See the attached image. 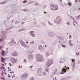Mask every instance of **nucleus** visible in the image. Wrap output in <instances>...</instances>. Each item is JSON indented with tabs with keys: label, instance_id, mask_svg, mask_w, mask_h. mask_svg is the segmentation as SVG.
Returning <instances> with one entry per match:
<instances>
[{
	"label": "nucleus",
	"instance_id": "7c9ffc66",
	"mask_svg": "<svg viewBox=\"0 0 80 80\" xmlns=\"http://www.w3.org/2000/svg\"><path fill=\"white\" fill-rule=\"evenodd\" d=\"M29 80H34V79L33 77H31L30 78Z\"/></svg>",
	"mask_w": 80,
	"mask_h": 80
},
{
	"label": "nucleus",
	"instance_id": "4468645a",
	"mask_svg": "<svg viewBox=\"0 0 80 80\" xmlns=\"http://www.w3.org/2000/svg\"><path fill=\"white\" fill-rule=\"evenodd\" d=\"M49 35L51 37H53L55 35V34L52 32H50L49 33Z\"/></svg>",
	"mask_w": 80,
	"mask_h": 80
},
{
	"label": "nucleus",
	"instance_id": "6e6d98bb",
	"mask_svg": "<svg viewBox=\"0 0 80 80\" xmlns=\"http://www.w3.org/2000/svg\"><path fill=\"white\" fill-rule=\"evenodd\" d=\"M61 80H65V78H62Z\"/></svg>",
	"mask_w": 80,
	"mask_h": 80
},
{
	"label": "nucleus",
	"instance_id": "3c124183",
	"mask_svg": "<svg viewBox=\"0 0 80 80\" xmlns=\"http://www.w3.org/2000/svg\"><path fill=\"white\" fill-rule=\"evenodd\" d=\"M14 73V72L13 71H12L11 72H10V73Z\"/></svg>",
	"mask_w": 80,
	"mask_h": 80
},
{
	"label": "nucleus",
	"instance_id": "2eb2a0df",
	"mask_svg": "<svg viewBox=\"0 0 80 80\" xmlns=\"http://www.w3.org/2000/svg\"><path fill=\"white\" fill-rule=\"evenodd\" d=\"M4 33L3 34V35L2 36V39H0V42H2L3 40V39L5 38V35Z\"/></svg>",
	"mask_w": 80,
	"mask_h": 80
},
{
	"label": "nucleus",
	"instance_id": "79ce46f5",
	"mask_svg": "<svg viewBox=\"0 0 80 80\" xmlns=\"http://www.w3.org/2000/svg\"><path fill=\"white\" fill-rule=\"evenodd\" d=\"M21 10L23 11H27V9H22Z\"/></svg>",
	"mask_w": 80,
	"mask_h": 80
},
{
	"label": "nucleus",
	"instance_id": "774afa93",
	"mask_svg": "<svg viewBox=\"0 0 80 80\" xmlns=\"http://www.w3.org/2000/svg\"><path fill=\"white\" fill-rule=\"evenodd\" d=\"M2 68H3V69H5V67H2Z\"/></svg>",
	"mask_w": 80,
	"mask_h": 80
},
{
	"label": "nucleus",
	"instance_id": "ddd939ff",
	"mask_svg": "<svg viewBox=\"0 0 80 80\" xmlns=\"http://www.w3.org/2000/svg\"><path fill=\"white\" fill-rule=\"evenodd\" d=\"M62 72H60L61 74H64L67 72V69H66L62 68Z\"/></svg>",
	"mask_w": 80,
	"mask_h": 80
},
{
	"label": "nucleus",
	"instance_id": "052dcab7",
	"mask_svg": "<svg viewBox=\"0 0 80 80\" xmlns=\"http://www.w3.org/2000/svg\"><path fill=\"white\" fill-rule=\"evenodd\" d=\"M62 58H60V61H62Z\"/></svg>",
	"mask_w": 80,
	"mask_h": 80
},
{
	"label": "nucleus",
	"instance_id": "8fccbe9b",
	"mask_svg": "<svg viewBox=\"0 0 80 80\" xmlns=\"http://www.w3.org/2000/svg\"><path fill=\"white\" fill-rule=\"evenodd\" d=\"M3 75V72L2 71V74H1L2 76V75Z\"/></svg>",
	"mask_w": 80,
	"mask_h": 80
},
{
	"label": "nucleus",
	"instance_id": "09e8293b",
	"mask_svg": "<svg viewBox=\"0 0 80 80\" xmlns=\"http://www.w3.org/2000/svg\"><path fill=\"white\" fill-rule=\"evenodd\" d=\"M69 44L71 46H73V44L71 43H69Z\"/></svg>",
	"mask_w": 80,
	"mask_h": 80
},
{
	"label": "nucleus",
	"instance_id": "338daca9",
	"mask_svg": "<svg viewBox=\"0 0 80 80\" xmlns=\"http://www.w3.org/2000/svg\"><path fill=\"white\" fill-rule=\"evenodd\" d=\"M2 48V46H0V49H1Z\"/></svg>",
	"mask_w": 80,
	"mask_h": 80
},
{
	"label": "nucleus",
	"instance_id": "c03bdc74",
	"mask_svg": "<svg viewBox=\"0 0 80 80\" xmlns=\"http://www.w3.org/2000/svg\"><path fill=\"white\" fill-rule=\"evenodd\" d=\"M67 25H70V24L69 23V22H68L67 23Z\"/></svg>",
	"mask_w": 80,
	"mask_h": 80
},
{
	"label": "nucleus",
	"instance_id": "72a5a7b5",
	"mask_svg": "<svg viewBox=\"0 0 80 80\" xmlns=\"http://www.w3.org/2000/svg\"><path fill=\"white\" fill-rule=\"evenodd\" d=\"M62 47H63V48H66V46H65V45H62Z\"/></svg>",
	"mask_w": 80,
	"mask_h": 80
},
{
	"label": "nucleus",
	"instance_id": "864d4df0",
	"mask_svg": "<svg viewBox=\"0 0 80 80\" xmlns=\"http://www.w3.org/2000/svg\"><path fill=\"white\" fill-rule=\"evenodd\" d=\"M15 23H18V21H16L15 22Z\"/></svg>",
	"mask_w": 80,
	"mask_h": 80
},
{
	"label": "nucleus",
	"instance_id": "412c9836",
	"mask_svg": "<svg viewBox=\"0 0 80 80\" xmlns=\"http://www.w3.org/2000/svg\"><path fill=\"white\" fill-rule=\"evenodd\" d=\"M25 30V28L21 29L18 31V32H22V31H23V30Z\"/></svg>",
	"mask_w": 80,
	"mask_h": 80
},
{
	"label": "nucleus",
	"instance_id": "4be33fe9",
	"mask_svg": "<svg viewBox=\"0 0 80 80\" xmlns=\"http://www.w3.org/2000/svg\"><path fill=\"white\" fill-rule=\"evenodd\" d=\"M80 18V15H78L77 17H76V18L77 20H79Z\"/></svg>",
	"mask_w": 80,
	"mask_h": 80
},
{
	"label": "nucleus",
	"instance_id": "dca6fc26",
	"mask_svg": "<svg viewBox=\"0 0 80 80\" xmlns=\"http://www.w3.org/2000/svg\"><path fill=\"white\" fill-rule=\"evenodd\" d=\"M57 38H58V39H59L60 40H61V41L62 40H63V38L61 36H58Z\"/></svg>",
	"mask_w": 80,
	"mask_h": 80
},
{
	"label": "nucleus",
	"instance_id": "c756f323",
	"mask_svg": "<svg viewBox=\"0 0 80 80\" xmlns=\"http://www.w3.org/2000/svg\"><path fill=\"white\" fill-rule=\"evenodd\" d=\"M58 70V69H56L54 71V74L56 73H57V71Z\"/></svg>",
	"mask_w": 80,
	"mask_h": 80
},
{
	"label": "nucleus",
	"instance_id": "aec40b11",
	"mask_svg": "<svg viewBox=\"0 0 80 80\" xmlns=\"http://www.w3.org/2000/svg\"><path fill=\"white\" fill-rule=\"evenodd\" d=\"M1 62H2V63H4L5 62V58H4L3 57L1 58Z\"/></svg>",
	"mask_w": 80,
	"mask_h": 80
},
{
	"label": "nucleus",
	"instance_id": "20e7f679",
	"mask_svg": "<svg viewBox=\"0 0 80 80\" xmlns=\"http://www.w3.org/2000/svg\"><path fill=\"white\" fill-rule=\"evenodd\" d=\"M53 63V62L52 59H49L46 62V65L47 67H49L51 65H52Z\"/></svg>",
	"mask_w": 80,
	"mask_h": 80
},
{
	"label": "nucleus",
	"instance_id": "39448f33",
	"mask_svg": "<svg viewBox=\"0 0 80 80\" xmlns=\"http://www.w3.org/2000/svg\"><path fill=\"white\" fill-rule=\"evenodd\" d=\"M28 76V73H23L21 75V78L22 80H26Z\"/></svg>",
	"mask_w": 80,
	"mask_h": 80
},
{
	"label": "nucleus",
	"instance_id": "9b49d317",
	"mask_svg": "<svg viewBox=\"0 0 80 80\" xmlns=\"http://www.w3.org/2000/svg\"><path fill=\"white\" fill-rule=\"evenodd\" d=\"M34 31H30V34L31 35V36L32 37H35V33H34Z\"/></svg>",
	"mask_w": 80,
	"mask_h": 80
},
{
	"label": "nucleus",
	"instance_id": "b1692460",
	"mask_svg": "<svg viewBox=\"0 0 80 80\" xmlns=\"http://www.w3.org/2000/svg\"><path fill=\"white\" fill-rule=\"evenodd\" d=\"M5 3H7V1H4L3 2H0V5H1L2 4H5Z\"/></svg>",
	"mask_w": 80,
	"mask_h": 80
},
{
	"label": "nucleus",
	"instance_id": "cd10ccee",
	"mask_svg": "<svg viewBox=\"0 0 80 80\" xmlns=\"http://www.w3.org/2000/svg\"><path fill=\"white\" fill-rule=\"evenodd\" d=\"M72 62H73V65H75V60H74V59H72Z\"/></svg>",
	"mask_w": 80,
	"mask_h": 80
},
{
	"label": "nucleus",
	"instance_id": "680f3d73",
	"mask_svg": "<svg viewBox=\"0 0 80 80\" xmlns=\"http://www.w3.org/2000/svg\"><path fill=\"white\" fill-rule=\"evenodd\" d=\"M5 53H8V51H7V52Z\"/></svg>",
	"mask_w": 80,
	"mask_h": 80
},
{
	"label": "nucleus",
	"instance_id": "13d9d810",
	"mask_svg": "<svg viewBox=\"0 0 80 80\" xmlns=\"http://www.w3.org/2000/svg\"><path fill=\"white\" fill-rule=\"evenodd\" d=\"M60 2H62V0H59Z\"/></svg>",
	"mask_w": 80,
	"mask_h": 80
},
{
	"label": "nucleus",
	"instance_id": "bf43d9fd",
	"mask_svg": "<svg viewBox=\"0 0 80 80\" xmlns=\"http://www.w3.org/2000/svg\"><path fill=\"white\" fill-rule=\"evenodd\" d=\"M78 2V0H75V2Z\"/></svg>",
	"mask_w": 80,
	"mask_h": 80
},
{
	"label": "nucleus",
	"instance_id": "a211bd4d",
	"mask_svg": "<svg viewBox=\"0 0 80 80\" xmlns=\"http://www.w3.org/2000/svg\"><path fill=\"white\" fill-rule=\"evenodd\" d=\"M5 52L3 50H2V57H3L5 55Z\"/></svg>",
	"mask_w": 80,
	"mask_h": 80
},
{
	"label": "nucleus",
	"instance_id": "e2e57ef3",
	"mask_svg": "<svg viewBox=\"0 0 80 80\" xmlns=\"http://www.w3.org/2000/svg\"><path fill=\"white\" fill-rule=\"evenodd\" d=\"M2 80H5V78H2Z\"/></svg>",
	"mask_w": 80,
	"mask_h": 80
},
{
	"label": "nucleus",
	"instance_id": "393cba45",
	"mask_svg": "<svg viewBox=\"0 0 80 80\" xmlns=\"http://www.w3.org/2000/svg\"><path fill=\"white\" fill-rule=\"evenodd\" d=\"M45 71L46 72H48V71L49 70V69L48 68H45Z\"/></svg>",
	"mask_w": 80,
	"mask_h": 80
},
{
	"label": "nucleus",
	"instance_id": "bb28decb",
	"mask_svg": "<svg viewBox=\"0 0 80 80\" xmlns=\"http://www.w3.org/2000/svg\"><path fill=\"white\" fill-rule=\"evenodd\" d=\"M71 18H72V20L74 21L75 22V23H77V21H76V20H75V19L74 18H73V17H71Z\"/></svg>",
	"mask_w": 80,
	"mask_h": 80
},
{
	"label": "nucleus",
	"instance_id": "f03ea898",
	"mask_svg": "<svg viewBox=\"0 0 80 80\" xmlns=\"http://www.w3.org/2000/svg\"><path fill=\"white\" fill-rule=\"evenodd\" d=\"M51 8L52 10H57L58 9V7L57 5H55L53 4H51Z\"/></svg>",
	"mask_w": 80,
	"mask_h": 80
},
{
	"label": "nucleus",
	"instance_id": "ea45409f",
	"mask_svg": "<svg viewBox=\"0 0 80 80\" xmlns=\"http://www.w3.org/2000/svg\"><path fill=\"white\" fill-rule=\"evenodd\" d=\"M23 62H25V63H26V62H27V61L25 60V59H24Z\"/></svg>",
	"mask_w": 80,
	"mask_h": 80
},
{
	"label": "nucleus",
	"instance_id": "4d7b16f0",
	"mask_svg": "<svg viewBox=\"0 0 80 80\" xmlns=\"http://www.w3.org/2000/svg\"><path fill=\"white\" fill-rule=\"evenodd\" d=\"M25 23V22H22V25L23 24V23Z\"/></svg>",
	"mask_w": 80,
	"mask_h": 80
},
{
	"label": "nucleus",
	"instance_id": "c85d7f7f",
	"mask_svg": "<svg viewBox=\"0 0 80 80\" xmlns=\"http://www.w3.org/2000/svg\"><path fill=\"white\" fill-rule=\"evenodd\" d=\"M68 5H69L70 7H71L72 6V3L71 2H68Z\"/></svg>",
	"mask_w": 80,
	"mask_h": 80
},
{
	"label": "nucleus",
	"instance_id": "a878e982",
	"mask_svg": "<svg viewBox=\"0 0 80 80\" xmlns=\"http://www.w3.org/2000/svg\"><path fill=\"white\" fill-rule=\"evenodd\" d=\"M24 47H26V48H29V46H28V45H27L25 44V46H24Z\"/></svg>",
	"mask_w": 80,
	"mask_h": 80
},
{
	"label": "nucleus",
	"instance_id": "0eeeda50",
	"mask_svg": "<svg viewBox=\"0 0 80 80\" xmlns=\"http://www.w3.org/2000/svg\"><path fill=\"white\" fill-rule=\"evenodd\" d=\"M38 49L41 52H44L45 51V48L41 45H39L38 46Z\"/></svg>",
	"mask_w": 80,
	"mask_h": 80
},
{
	"label": "nucleus",
	"instance_id": "4c0bfd02",
	"mask_svg": "<svg viewBox=\"0 0 80 80\" xmlns=\"http://www.w3.org/2000/svg\"><path fill=\"white\" fill-rule=\"evenodd\" d=\"M43 75H47V73L45 72H44L43 73Z\"/></svg>",
	"mask_w": 80,
	"mask_h": 80
},
{
	"label": "nucleus",
	"instance_id": "603ef678",
	"mask_svg": "<svg viewBox=\"0 0 80 80\" xmlns=\"http://www.w3.org/2000/svg\"><path fill=\"white\" fill-rule=\"evenodd\" d=\"M72 68H75V65L74 64L72 65Z\"/></svg>",
	"mask_w": 80,
	"mask_h": 80
},
{
	"label": "nucleus",
	"instance_id": "a19ab883",
	"mask_svg": "<svg viewBox=\"0 0 80 80\" xmlns=\"http://www.w3.org/2000/svg\"><path fill=\"white\" fill-rule=\"evenodd\" d=\"M8 71H11V70H12V69H10V70H9V67H8Z\"/></svg>",
	"mask_w": 80,
	"mask_h": 80
},
{
	"label": "nucleus",
	"instance_id": "de8ad7c7",
	"mask_svg": "<svg viewBox=\"0 0 80 80\" xmlns=\"http://www.w3.org/2000/svg\"><path fill=\"white\" fill-rule=\"evenodd\" d=\"M8 77L9 78H10V77H11V75H9V74H8Z\"/></svg>",
	"mask_w": 80,
	"mask_h": 80
},
{
	"label": "nucleus",
	"instance_id": "a18cd8bd",
	"mask_svg": "<svg viewBox=\"0 0 80 80\" xmlns=\"http://www.w3.org/2000/svg\"><path fill=\"white\" fill-rule=\"evenodd\" d=\"M32 67H33V66L32 65L31 66H30V68H32Z\"/></svg>",
	"mask_w": 80,
	"mask_h": 80
},
{
	"label": "nucleus",
	"instance_id": "58836bf2",
	"mask_svg": "<svg viewBox=\"0 0 80 80\" xmlns=\"http://www.w3.org/2000/svg\"><path fill=\"white\" fill-rule=\"evenodd\" d=\"M27 2V1L26 0H24L23 2V3H25Z\"/></svg>",
	"mask_w": 80,
	"mask_h": 80
},
{
	"label": "nucleus",
	"instance_id": "c9c22d12",
	"mask_svg": "<svg viewBox=\"0 0 80 80\" xmlns=\"http://www.w3.org/2000/svg\"><path fill=\"white\" fill-rule=\"evenodd\" d=\"M35 43V42H34V41H32V42H30V43L31 44H33V43Z\"/></svg>",
	"mask_w": 80,
	"mask_h": 80
},
{
	"label": "nucleus",
	"instance_id": "2f4dec72",
	"mask_svg": "<svg viewBox=\"0 0 80 80\" xmlns=\"http://www.w3.org/2000/svg\"><path fill=\"white\" fill-rule=\"evenodd\" d=\"M35 4L36 5H40V4L38 3V2H36Z\"/></svg>",
	"mask_w": 80,
	"mask_h": 80
},
{
	"label": "nucleus",
	"instance_id": "f257e3e1",
	"mask_svg": "<svg viewBox=\"0 0 80 80\" xmlns=\"http://www.w3.org/2000/svg\"><path fill=\"white\" fill-rule=\"evenodd\" d=\"M36 58V61L38 62H42L45 60V59H43V56L40 54H37Z\"/></svg>",
	"mask_w": 80,
	"mask_h": 80
},
{
	"label": "nucleus",
	"instance_id": "f3484780",
	"mask_svg": "<svg viewBox=\"0 0 80 80\" xmlns=\"http://www.w3.org/2000/svg\"><path fill=\"white\" fill-rule=\"evenodd\" d=\"M12 56H17V53L16 52H13L12 53Z\"/></svg>",
	"mask_w": 80,
	"mask_h": 80
},
{
	"label": "nucleus",
	"instance_id": "37998d69",
	"mask_svg": "<svg viewBox=\"0 0 80 80\" xmlns=\"http://www.w3.org/2000/svg\"><path fill=\"white\" fill-rule=\"evenodd\" d=\"M42 24L44 26H45V24L44 23H42Z\"/></svg>",
	"mask_w": 80,
	"mask_h": 80
},
{
	"label": "nucleus",
	"instance_id": "423d86ee",
	"mask_svg": "<svg viewBox=\"0 0 80 80\" xmlns=\"http://www.w3.org/2000/svg\"><path fill=\"white\" fill-rule=\"evenodd\" d=\"M8 43L9 45L11 46L14 45V46H15V45H17V43L14 40H12L10 42H9Z\"/></svg>",
	"mask_w": 80,
	"mask_h": 80
},
{
	"label": "nucleus",
	"instance_id": "6e6552de",
	"mask_svg": "<svg viewBox=\"0 0 80 80\" xmlns=\"http://www.w3.org/2000/svg\"><path fill=\"white\" fill-rule=\"evenodd\" d=\"M43 69L41 68H38V71L37 72V74L38 75H40L42 74V71Z\"/></svg>",
	"mask_w": 80,
	"mask_h": 80
},
{
	"label": "nucleus",
	"instance_id": "5fc2aeb1",
	"mask_svg": "<svg viewBox=\"0 0 80 80\" xmlns=\"http://www.w3.org/2000/svg\"><path fill=\"white\" fill-rule=\"evenodd\" d=\"M9 65H10V67H11L12 66V64L10 63H9Z\"/></svg>",
	"mask_w": 80,
	"mask_h": 80
},
{
	"label": "nucleus",
	"instance_id": "f704fd0d",
	"mask_svg": "<svg viewBox=\"0 0 80 80\" xmlns=\"http://www.w3.org/2000/svg\"><path fill=\"white\" fill-rule=\"evenodd\" d=\"M48 24H49V25H52V23H50V22L49 21H48Z\"/></svg>",
	"mask_w": 80,
	"mask_h": 80
},
{
	"label": "nucleus",
	"instance_id": "7ed1b4c3",
	"mask_svg": "<svg viewBox=\"0 0 80 80\" xmlns=\"http://www.w3.org/2000/svg\"><path fill=\"white\" fill-rule=\"evenodd\" d=\"M54 23H57V24L60 23V22H61L60 17L59 16H57L56 19L54 20Z\"/></svg>",
	"mask_w": 80,
	"mask_h": 80
},
{
	"label": "nucleus",
	"instance_id": "e433bc0d",
	"mask_svg": "<svg viewBox=\"0 0 80 80\" xmlns=\"http://www.w3.org/2000/svg\"><path fill=\"white\" fill-rule=\"evenodd\" d=\"M11 28L10 27L8 28L7 29H6V30H10Z\"/></svg>",
	"mask_w": 80,
	"mask_h": 80
},
{
	"label": "nucleus",
	"instance_id": "5701e85b",
	"mask_svg": "<svg viewBox=\"0 0 80 80\" xmlns=\"http://www.w3.org/2000/svg\"><path fill=\"white\" fill-rule=\"evenodd\" d=\"M45 55L47 57L48 56V55H50L48 52H46L45 53Z\"/></svg>",
	"mask_w": 80,
	"mask_h": 80
},
{
	"label": "nucleus",
	"instance_id": "69168bd1",
	"mask_svg": "<svg viewBox=\"0 0 80 80\" xmlns=\"http://www.w3.org/2000/svg\"><path fill=\"white\" fill-rule=\"evenodd\" d=\"M74 68H72V70H73H73H74Z\"/></svg>",
	"mask_w": 80,
	"mask_h": 80
},
{
	"label": "nucleus",
	"instance_id": "0e129e2a",
	"mask_svg": "<svg viewBox=\"0 0 80 80\" xmlns=\"http://www.w3.org/2000/svg\"><path fill=\"white\" fill-rule=\"evenodd\" d=\"M6 49L7 50L6 51H7L8 50V48H6Z\"/></svg>",
	"mask_w": 80,
	"mask_h": 80
},
{
	"label": "nucleus",
	"instance_id": "473e14b6",
	"mask_svg": "<svg viewBox=\"0 0 80 80\" xmlns=\"http://www.w3.org/2000/svg\"><path fill=\"white\" fill-rule=\"evenodd\" d=\"M47 5H44V6L43 7V8H47Z\"/></svg>",
	"mask_w": 80,
	"mask_h": 80
},
{
	"label": "nucleus",
	"instance_id": "1a4fd4ad",
	"mask_svg": "<svg viewBox=\"0 0 80 80\" xmlns=\"http://www.w3.org/2000/svg\"><path fill=\"white\" fill-rule=\"evenodd\" d=\"M11 62L12 63L14 64V63H15L17 62V59H15L14 58H12L11 59Z\"/></svg>",
	"mask_w": 80,
	"mask_h": 80
},
{
	"label": "nucleus",
	"instance_id": "49530a36",
	"mask_svg": "<svg viewBox=\"0 0 80 80\" xmlns=\"http://www.w3.org/2000/svg\"><path fill=\"white\" fill-rule=\"evenodd\" d=\"M33 3V2H28V4H30L31 3Z\"/></svg>",
	"mask_w": 80,
	"mask_h": 80
},
{
	"label": "nucleus",
	"instance_id": "6ab92c4d",
	"mask_svg": "<svg viewBox=\"0 0 80 80\" xmlns=\"http://www.w3.org/2000/svg\"><path fill=\"white\" fill-rule=\"evenodd\" d=\"M48 52L49 53V55H52V54L53 53H52V52L51 50L48 51Z\"/></svg>",
	"mask_w": 80,
	"mask_h": 80
},
{
	"label": "nucleus",
	"instance_id": "9d476101",
	"mask_svg": "<svg viewBox=\"0 0 80 80\" xmlns=\"http://www.w3.org/2000/svg\"><path fill=\"white\" fill-rule=\"evenodd\" d=\"M28 58L30 60L32 61L33 59V56L32 54H29L28 55Z\"/></svg>",
	"mask_w": 80,
	"mask_h": 80
},
{
	"label": "nucleus",
	"instance_id": "f8f14e48",
	"mask_svg": "<svg viewBox=\"0 0 80 80\" xmlns=\"http://www.w3.org/2000/svg\"><path fill=\"white\" fill-rule=\"evenodd\" d=\"M20 43L22 45V47H24L25 45V42L24 41H22V40H20Z\"/></svg>",
	"mask_w": 80,
	"mask_h": 80
}]
</instances>
